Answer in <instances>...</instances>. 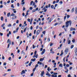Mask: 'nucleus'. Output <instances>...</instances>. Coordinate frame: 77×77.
Masks as SVG:
<instances>
[{
	"label": "nucleus",
	"instance_id": "obj_42",
	"mask_svg": "<svg viewBox=\"0 0 77 77\" xmlns=\"http://www.w3.org/2000/svg\"><path fill=\"white\" fill-rule=\"evenodd\" d=\"M65 59H66V57H65L63 59V62H65Z\"/></svg>",
	"mask_w": 77,
	"mask_h": 77
},
{
	"label": "nucleus",
	"instance_id": "obj_2",
	"mask_svg": "<svg viewBox=\"0 0 77 77\" xmlns=\"http://www.w3.org/2000/svg\"><path fill=\"white\" fill-rule=\"evenodd\" d=\"M7 43H9L8 45V48H9V46H10V45L11 44V41L10 39H8V40Z\"/></svg>",
	"mask_w": 77,
	"mask_h": 77
},
{
	"label": "nucleus",
	"instance_id": "obj_55",
	"mask_svg": "<svg viewBox=\"0 0 77 77\" xmlns=\"http://www.w3.org/2000/svg\"><path fill=\"white\" fill-rule=\"evenodd\" d=\"M59 2V0H57L56 1V3H57Z\"/></svg>",
	"mask_w": 77,
	"mask_h": 77
},
{
	"label": "nucleus",
	"instance_id": "obj_53",
	"mask_svg": "<svg viewBox=\"0 0 77 77\" xmlns=\"http://www.w3.org/2000/svg\"><path fill=\"white\" fill-rule=\"evenodd\" d=\"M17 5L18 7L19 6H20V4H19V3H17Z\"/></svg>",
	"mask_w": 77,
	"mask_h": 77
},
{
	"label": "nucleus",
	"instance_id": "obj_20",
	"mask_svg": "<svg viewBox=\"0 0 77 77\" xmlns=\"http://www.w3.org/2000/svg\"><path fill=\"white\" fill-rule=\"evenodd\" d=\"M10 14H11V13L10 12L8 13L7 14V17H9V15H10Z\"/></svg>",
	"mask_w": 77,
	"mask_h": 77
},
{
	"label": "nucleus",
	"instance_id": "obj_18",
	"mask_svg": "<svg viewBox=\"0 0 77 77\" xmlns=\"http://www.w3.org/2000/svg\"><path fill=\"white\" fill-rule=\"evenodd\" d=\"M74 10H75L74 8H72L71 10V12L72 13V12H73L74 11Z\"/></svg>",
	"mask_w": 77,
	"mask_h": 77
},
{
	"label": "nucleus",
	"instance_id": "obj_48",
	"mask_svg": "<svg viewBox=\"0 0 77 77\" xmlns=\"http://www.w3.org/2000/svg\"><path fill=\"white\" fill-rule=\"evenodd\" d=\"M38 66H39V65H38V64H36L35 66V68H36V67H38Z\"/></svg>",
	"mask_w": 77,
	"mask_h": 77
},
{
	"label": "nucleus",
	"instance_id": "obj_56",
	"mask_svg": "<svg viewBox=\"0 0 77 77\" xmlns=\"http://www.w3.org/2000/svg\"><path fill=\"white\" fill-rule=\"evenodd\" d=\"M48 42H50V38H48Z\"/></svg>",
	"mask_w": 77,
	"mask_h": 77
},
{
	"label": "nucleus",
	"instance_id": "obj_50",
	"mask_svg": "<svg viewBox=\"0 0 77 77\" xmlns=\"http://www.w3.org/2000/svg\"><path fill=\"white\" fill-rule=\"evenodd\" d=\"M53 45V43H51V44H50V47H51V46H52Z\"/></svg>",
	"mask_w": 77,
	"mask_h": 77
},
{
	"label": "nucleus",
	"instance_id": "obj_38",
	"mask_svg": "<svg viewBox=\"0 0 77 77\" xmlns=\"http://www.w3.org/2000/svg\"><path fill=\"white\" fill-rule=\"evenodd\" d=\"M29 61H27V62L25 63V64H26H26H27L29 63Z\"/></svg>",
	"mask_w": 77,
	"mask_h": 77
},
{
	"label": "nucleus",
	"instance_id": "obj_58",
	"mask_svg": "<svg viewBox=\"0 0 77 77\" xmlns=\"http://www.w3.org/2000/svg\"><path fill=\"white\" fill-rule=\"evenodd\" d=\"M68 77H72L71 76V75L70 74H69L68 75Z\"/></svg>",
	"mask_w": 77,
	"mask_h": 77
},
{
	"label": "nucleus",
	"instance_id": "obj_46",
	"mask_svg": "<svg viewBox=\"0 0 77 77\" xmlns=\"http://www.w3.org/2000/svg\"><path fill=\"white\" fill-rule=\"evenodd\" d=\"M3 65H4V66H6V63H4L3 64Z\"/></svg>",
	"mask_w": 77,
	"mask_h": 77
},
{
	"label": "nucleus",
	"instance_id": "obj_30",
	"mask_svg": "<svg viewBox=\"0 0 77 77\" xmlns=\"http://www.w3.org/2000/svg\"><path fill=\"white\" fill-rule=\"evenodd\" d=\"M5 23H3V24L2 25L1 27H4V26H5Z\"/></svg>",
	"mask_w": 77,
	"mask_h": 77
},
{
	"label": "nucleus",
	"instance_id": "obj_24",
	"mask_svg": "<svg viewBox=\"0 0 77 77\" xmlns=\"http://www.w3.org/2000/svg\"><path fill=\"white\" fill-rule=\"evenodd\" d=\"M8 27H11V26H12V25H11V24L9 23L8 25Z\"/></svg>",
	"mask_w": 77,
	"mask_h": 77
},
{
	"label": "nucleus",
	"instance_id": "obj_59",
	"mask_svg": "<svg viewBox=\"0 0 77 77\" xmlns=\"http://www.w3.org/2000/svg\"><path fill=\"white\" fill-rule=\"evenodd\" d=\"M8 71V72H9V71H11V69H9L7 70Z\"/></svg>",
	"mask_w": 77,
	"mask_h": 77
},
{
	"label": "nucleus",
	"instance_id": "obj_57",
	"mask_svg": "<svg viewBox=\"0 0 77 77\" xmlns=\"http://www.w3.org/2000/svg\"><path fill=\"white\" fill-rule=\"evenodd\" d=\"M2 59H3V60H4L5 59V57H4V56L3 55L2 57Z\"/></svg>",
	"mask_w": 77,
	"mask_h": 77
},
{
	"label": "nucleus",
	"instance_id": "obj_47",
	"mask_svg": "<svg viewBox=\"0 0 77 77\" xmlns=\"http://www.w3.org/2000/svg\"><path fill=\"white\" fill-rule=\"evenodd\" d=\"M47 70H48V71H49V72L50 71V67H48Z\"/></svg>",
	"mask_w": 77,
	"mask_h": 77
},
{
	"label": "nucleus",
	"instance_id": "obj_60",
	"mask_svg": "<svg viewBox=\"0 0 77 77\" xmlns=\"http://www.w3.org/2000/svg\"><path fill=\"white\" fill-rule=\"evenodd\" d=\"M32 5H33V6H34V5H35V2H33Z\"/></svg>",
	"mask_w": 77,
	"mask_h": 77
},
{
	"label": "nucleus",
	"instance_id": "obj_36",
	"mask_svg": "<svg viewBox=\"0 0 77 77\" xmlns=\"http://www.w3.org/2000/svg\"><path fill=\"white\" fill-rule=\"evenodd\" d=\"M25 3V2H22L21 4H22V5H24Z\"/></svg>",
	"mask_w": 77,
	"mask_h": 77
},
{
	"label": "nucleus",
	"instance_id": "obj_28",
	"mask_svg": "<svg viewBox=\"0 0 77 77\" xmlns=\"http://www.w3.org/2000/svg\"><path fill=\"white\" fill-rule=\"evenodd\" d=\"M27 36V38H29V33H28V32H27L26 33V34Z\"/></svg>",
	"mask_w": 77,
	"mask_h": 77
},
{
	"label": "nucleus",
	"instance_id": "obj_32",
	"mask_svg": "<svg viewBox=\"0 0 77 77\" xmlns=\"http://www.w3.org/2000/svg\"><path fill=\"white\" fill-rule=\"evenodd\" d=\"M1 21H3V17H1Z\"/></svg>",
	"mask_w": 77,
	"mask_h": 77
},
{
	"label": "nucleus",
	"instance_id": "obj_11",
	"mask_svg": "<svg viewBox=\"0 0 77 77\" xmlns=\"http://www.w3.org/2000/svg\"><path fill=\"white\" fill-rule=\"evenodd\" d=\"M46 75H48V76L49 77H50V76H51V74L49 73H47L46 74Z\"/></svg>",
	"mask_w": 77,
	"mask_h": 77
},
{
	"label": "nucleus",
	"instance_id": "obj_21",
	"mask_svg": "<svg viewBox=\"0 0 77 77\" xmlns=\"http://www.w3.org/2000/svg\"><path fill=\"white\" fill-rule=\"evenodd\" d=\"M32 63V62L31 61L30 62V63L29 64V66H31V64Z\"/></svg>",
	"mask_w": 77,
	"mask_h": 77
},
{
	"label": "nucleus",
	"instance_id": "obj_64",
	"mask_svg": "<svg viewBox=\"0 0 77 77\" xmlns=\"http://www.w3.org/2000/svg\"><path fill=\"white\" fill-rule=\"evenodd\" d=\"M9 3H10V1L9 0H8V1H7V3H8V4H9Z\"/></svg>",
	"mask_w": 77,
	"mask_h": 77
},
{
	"label": "nucleus",
	"instance_id": "obj_37",
	"mask_svg": "<svg viewBox=\"0 0 77 77\" xmlns=\"http://www.w3.org/2000/svg\"><path fill=\"white\" fill-rule=\"evenodd\" d=\"M68 69H67L66 70V71H65V72H66V73H68Z\"/></svg>",
	"mask_w": 77,
	"mask_h": 77
},
{
	"label": "nucleus",
	"instance_id": "obj_27",
	"mask_svg": "<svg viewBox=\"0 0 77 77\" xmlns=\"http://www.w3.org/2000/svg\"><path fill=\"white\" fill-rule=\"evenodd\" d=\"M18 29H19V27H17V29H16V32H18Z\"/></svg>",
	"mask_w": 77,
	"mask_h": 77
},
{
	"label": "nucleus",
	"instance_id": "obj_61",
	"mask_svg": "<svg viewBox=\"0 0 77 77\" xmlns=\"http://www.w3.org/2000/svg\"><path fill=\"white\" fill-rule=\"evenodd\" d=\"M57 24H58V23H55V24L54 26H56L57 25Z\"/></svg>",
	"mask_w": 77,
	"mask_h": 77
},
{
	"label": "nucleus",
	"instance_id": "obj_63",
	"mask_svg": "<svg viewBox=\"0 0 77 77\" xmlns=\"http://www.w3.org/2000/svg\"><path fill=\"white\" fill-rule=\"evenodd\" d=\"M3 5H1L0 6V8H3Z\"/></svg>",
	"mask_w": 77,
	"mask_h": 77
},
{
	"label": "nucleus",
	"instance_id": "obj_3",
	"mask_svg": "<svg viewBox=\"0 0 77 77\" xmlns=\"http://www.w3.org/2000/svg\"><path fill=\"white\" fill-rule=\"evenodd\" d=\"M64 52L66 54H68V48H66L64 51Z\"/></svg>",
	"mask_w": 77,
	"mask_h": 77
},
{
	"label": "nucleus",
	"instance_id": "obj_16",
	"mask_svg": "<svg viewBox=\"0 0 77 77\" xmlns=\"http://www.w3.org/2000/svg\"><path fill=\"white\" fill-rule=\"evenodd\" d=\"M75 14H77V8H75Z\"/></svg>",
	"mask_w": 77,
	"mask_h": 77
},
{
	"label": "nucleus",
	"instance_id": "obj_33",
	"mask_svg": "<svg viewBox=\"0 0 77 77\" xmlns=\"http://www.w3.org/2000/svg\"><path fill=\"white\" fill-rule=\"evenodd\" d=\"M11 8H14V5L12 4L11 5Z\"/></svg>",
	"mask_w": 77,
	"mask_h": 77
},
{
	"label": "nucleus",
	"instance_id": "obj_51",
	"mask_svg": "<svg viewBox=\"0 0 77 77\" xmlns=\"http://www.w3.org/2000/svg\"><path fill=\"white\" fill-rule=\"evenodd\" d=\"M34 73V72H33V73H32L31 74V77H32V76H33V73Z\"/></svg>",
	"mask_w": 77,
	"mask_h": 77
},
{
	"label": "nucleus",
	"instance_id": "obj_43",
	"mask_svg": "<svg viewBox=\"0 0 77 77\" xmlns=\"http://www.w3.org/2000/svg\"><path fill=\"white\" fill-rule=\"evenodd\" d=\"M66 67H69V65L68 64H67L66 65Z\"/></svg>",
	"mask_w": 77,
	"mask_h": 77
},
{
	"label": "nucleus",
	"instance_id": "obj_19",
	"mask_svg": "<svg viewBox=\"0 0 77 77\" xmlns=\"http://www.w3.org/2000/svg\"><path fill=\"white\" fill-rule=\"evenodd\" d=\"M15 15V14H14V13H12V14H11V16H12L13 17H14Z\"/></svg>",
	"mask_w": 77,
	"mask_h": 77
},
{
	"label": "nucleus",
	"instance_id": "obj_35",
	"mask_svg": "<svg viewBox=\"0 0 77 77\" xmlns=\"http://www.w3.org/2000/svg\"><path fill=\"white\" fill-rule=\"evenodd\" d=\"M36 69V68H35H35H34L33 69V72H34L35 71V69Z\"/></svg>",
	"mask_w": 77,
	"mask_h": 77
},
{
	"label": "nucleus",
	"instance_id": "obj_52",
	"mask_svg": "<svg viewBox=\"0 0 77 77\" xmlns=\"http://www.w3.org/2000/svg\"><path fill=\"white\" fill-rule=\"evenodd\" d=\"M45 31H44L42 32V33H43V34H44V35H45Z\"/></svg>",
	"mask_w": 77,
	"mask_h": 77
},
{
	"label": "nucleus",
	"instance_id": "obj_4",
	"mask_svg": "<svg viewBox=\"0 0 77 77\" xmlns=\"http://www.w3.org/2000/svg\"><path fill=\"white\" fill-rule=\"evenodd\" d=\"M45 49H43L42 51L41 52V54L42 55H43V54H44L45 52Z\"/></svg>",
	"mask_w": 77,
	"mask_h": 77
},
{
	"label": "nucleus",
	"instance_id": "obj_31",
	"mask_svg": "<svg viewBox=\"0 0 77 77\" xmlns=\"http://www.w3.org/2000/svg\"><path fill=\"white\" fill-rule=\"evenodd\" d=\"M74 48V45H72L71 46V49H72V48Z\"/></svg>",
	"mask_w": 77,
	"mask_h": 77
},
{
	"label": "nucleus",
	"instance_id": "obj_45",
	"mask_svg": "<svg viewBox=\"0 0 77 77\" xmlns=\"http://www.w3.org/2000/svg\"><path fill=\"white\" fill-rule=\"evenodd\" d=\"M42 58H41L40 59V62H42Z\"/></svg>",
	"mask_w": 77,
	"mask_h": 77
},
{
	"label": "nucleus",
	"instance_id": "obj_14",
	"mask_svg": "<svg viewBox=\"0 0 77 77\" xmlns=\"http://www.w3.org/2000/svg\"><path fill=\"white\" fill-rule=\"evenodd\" d=\"M59 66H60V68H62L63 67V64L62 63H60L59 65Z\"/></svg>",
	"mask_w": 77,
	"mask_h": 77
},
{
	"label": "nucleus",
	"instance_id": "obj_54",
	"mask_svg": "<svg viewBox=\"0 0 77 77\" xmlns=\"http://www.w3.org/2000/svg\"><path fill=\"white\" fill-rule=\"evenodd\" d=\"M25 10H26V8L24 7H23V11H25Z\"/></svg>",
	"mask_w": 77,
	"mask_h": 77
},
{
	"label": "nucleus",
	"instance_id": "obj_15",
	"mask_svg": "<svg viewBox=\"0 0 77 77\" xmlns=\"http://www.w3.org/2000/svg\"><path fill=\"white\" fill-rule=\"evenodd\" d=\"M35 60H36V58L32 59L31 60V61H32L33 62H35Z\"/></svg>",
	"mask_w": 77,
	"mask_h": 77
},
{
	"label": "nucleus",
	"instance_id": "obj_10",
	"mask_svg": "<svg viewBox=\"0 0 77 77\" xmlns=\"http://www.w3.org/2000/svg\"><path fill=\"white\" fill-rule=\"evenodd\" d=\"M51 21H52V19L51 18L48 21V23H49V24L50 23H51Z\"/></svg>",
	"mask_w": 77,
	"mask_h": 77
},
{
	"label": "nucleus",
	"instance_id": "obj_1",
	"mask_svg": "<svg viewBox=\"0 0 77 77\" xmlns=\"http://www.w3.org/2000/svg\"><path fill=\"white\" fill-rule=\"evenodd\" d=\"M71 20L68 21H67L66 23L65 24V27H66V28H64V29L65 31V32H67V31H66V30L67 29H68V26H69V24L70 25V26H71Z\"/></svg>",
	"mask_w": 77,
	"mask_h": 77
},
{
	"label": "nucleus",
	"instance_id": "obj_23",
	"mask_svg": "<svg viewBox=\"0 0 77 77\" xmlns=\"http://www.w3.org/2000/svg\"><path fill=\"white\" fill-rule=\"evenodd\" d=\"M51 76L52 77H57V75H54L53 74Z\"/></svg>",
	"mask_w": 77,
	"mask_h": 77
},
{
	"label": "nucleus",
	"instance_id": "obj_8",
	"mask_svg": "<svg viewBox=\"0 0 77 77\" xmlns=\"http://www.w3.org/2000/svg\"><path fill=\"white\" fill-rule=\"evenodd\" d=\"M43 74H44V71H43L41 73V75L42 76V77H43L44 75Z\"/></svg>",
	"mask_w": 77,
	"mask_h": 77
},
{
	"label": "nucleus",
	"instance_id": "obj_34",
	"mask_svg": "<svg viewBox=\"0 0 77 77\" xmlns=\"http://www.w3.org/2000/svg\"><path fill=\"white\" fill-rule=\"evenodd\" d=\"M36 12V10L34 9L32 11V12Z\"/></svg>",
	"mask_w": 77,
	"mask_h": 77
},
{
	"label": "nucleus",
	"instance_id": "obj_26",
	"mask_svg": "<svg viewBox=\"0 0 77 77\" xmlns=\"http://www.w3.org/2000/svg\"><path fill=\"white\" fill-rule=\"evenodd\" d=\"M39 29H40V32H42V27L40 28V27H39Z\"/></svg>",
	"mask_w": 77,
	"mask_h": 77
},
{
	"label": "nucleus",
	"instance_id": "obj_41",
	"mask_svg": "<svg viewBox=\"0 0 77 77\" xmlns=\"http://www.w3.org/2000/svg\"><path fill=\"white\" fill-rule=\"evenodd\" d=\"M67 18H69V17H70V16L69 15H67Z\"/></svg>",
	"mask_w": 77,
	"mask_h": 77
},
{
	"label": "nucleus",
	"instance_id": "obj_39",
	"mask_svg": "<svg viewBox=\"0 0 77 77\" xmlns=\"http://www.w3.org/2000/svg\"><path fill=\"white\" fill-rule=\"evenodd\" d=\"M27 21L29 22H30V19L29 18L28 19Z\"/></svg>",
	"mask_w": 77,
	"mask_h": 77
},
{
	"label": "nucleus",
	"instance_id": "obj_44",
	"mask_svg": "<svg viewBox=\"0 0 77 77\" xmlns=\"http://www.w3.org/2000/svg\"><path fill=\"white\" fill-rule=\"evenodd\" d=\"M56 3V1H54L53 2V4H55V3Z\"/></svg>",
	"mask_w": 77,
	"mask_h": 77
},
{
	"label": "nucleus",
	"instance_id": "obj_13",
	"mask_svg": "<svg viewBox=\"0 0 77 77\" xmlns=\"http://www.w3.org/2000/svg\"><path fill=\"white\" fill-rule=\"evenodd\" d=\"M63 54V50L61 51V54L60 55V56H62Z\"/></svg>",
	"mask_w": 77,
	"mask_h": 77
},
{
	"label": "nucleus",
	"instance_id": "obj_17",
	"mask_svg": "<svg viewBox=\"0 0 77 77\" xmlns=\"http://www.w3.org/2000/svg\"><path fill=\"white\" fill-rule=\"evenodd\" d=\"M25 27V25H23L21 27V28L22 29H24V28Z\"/></svg>",
	"mask_w": 77,
	"mask_h": 77
},
{
	"label": "nucleus",
	"instance_id": "obj_40",
	"mask_svg": "<svg viewBox=\"0 0 77 77\" xmlns=\"http://www.w3.org/2000/svg\"><path fill=\"white\" fill-rule=\"evenodd\" d=\"M72 42L73 43H74L75 42V39H73V40H72Z\"/></svg>",
	"mask_w": 77,
	"mask_h": 77
},
{
	"label": "nucleus",
	"instance_id": "obj_6",
	"mask_svg": "<svg viewBox=\"0 0 77 77\" xmlns=\"http://www.w3.org/2000/svg\"><path fill=\"white\" fill-rule=\"evenodd\" d=\"M70 30L71 31H72V30H75V28L72 27L70 28Z\"/></svg>",
	"mask_w": 77,
	"mask_h": 77
},
{
	"label": "nucleus",
	"instance_id": "obj_22",
	"mask_svg": "<svg viewBox=\"0 0 77 77\" xmlns=\"http://www.w3.org/2000/svg\"><path fill=\"white\" fill-rule=\"evenodd\" d=\"M27 27H26V28L24 29V30L23 31V32H25L26 31V30H27Z\"/></svg>",
	"mask_w": 77,
	"mask_h": 77
},
{
	"label": "nucleus",
	"instance_id": "obj_49",
	"mask_svg": "<svg viewBox=\"0 0 77 77\" xmlns=\"http://www.w3.org/2000/svg\"><path fill=\"white\" fill-rule=\"evenodd\" d=\"M32 9H33V8L31 7H30L29 8L30 10H32Z\"/></svg>",
	"mask_w": 77,
	"mask_h": 77
},
{
	"label": "nucleus",
	"instance_id": "obj_62",
	"mask_svg": "<svg viewBox=\"0 0 77 77\" xmlns=\"http://www.w3.org/2000/svg\"><path fill=\"white\" fill-rule=\"evenodd\" d=\"M19 22V21L18 20H17V21H16L17 24H18V23Z\"/></svg>",
	"mask_w": 77,
	"mask_h": 77
},
{
	"label": "nucleus",
	"instance_id": "obj_25",
	"mask_svg": "<svg viewBox=\"0 0 77 77\" xmlns=\"http://www.w3.org/2000/svg\"><path fill=\"white\" fill-rule=\"evenodd\" d=\"M33 3V1H31V2L30 3V5L31 6H32V3Z\"/></svg>",
	"mask_w": 77,
	"mask_h": 77
},
{
	"label": "nucleus",
	"instance_id": "obj_12",
	"mask_svg": "<svg viewBox=\"0 0 77 77\" xmlns=\"http://www.w3.org/2000/svg\"><path fill=\"white\" fill-rule=\"evenodd\" d=\"M63 54V50L61 51V54L60 55V56H62Z\"/></svg>",
	"mask_w": 77,
	"mask_h": 77
},
{
	"label": "nucleus",
	"instance_id": "obj_29",
	"mask_svg": "<svg viewBox=\"0 0 77 77\" xmlns=\"http://www.w3.org/2000/svg\"><path fill=\"white\" fill-rule=\"evenodd\" d=\"M68 44H71V40H69L68 41Z\"/></svg>",
	"mask_w": 77,
	"mask_h": 77
},
{
	"label": "nucleus",
	"instance_id": "obj_5",
	"mask_svg": "<svg viewBox=\"0 0 77 77\" xmlns=\"http://www.w3.org/2000/svg\"><path fill=\"white\" fill-rule=\"evenodd\" d=\"M25 73H26V72H25V71H24V70H23L21 72V75H23V74H25Z\"/></svg>",
	"mask_w": 77,
	"mask_h": 77
},
{
	"label": "nucleus",
	"instance_id": "obj_9",
	"mask_svg": "<svg viewBox=\"0 0 77 77\" xmlns=\"http://www.w3.org/2000/svg\"><path fill=\"white\" fill-rule=\"evenodd\" d=\"M40 32V31L39 30H38L37 31V32H36V35H39V34Z\"/></svg>",
	"mask_w": 77,
	"mask_h": 77
},
{
	"label": "nucleus",
	"instance_id": "obj_7",
	"mask_svg": "<svg viewBox=\"0 0 77 77\" xmlns=\"http://www.w3.org/2000/svg\"><path fill=\"white\" fill-rule=\"evenodd\" d=\"M51 9H54L55 10L56 9V8H55V7L54 8V5H52L51 6Z\"/></svg>",
	"mask_w": 77,
	"mask_h": 77
}]
</instances>
